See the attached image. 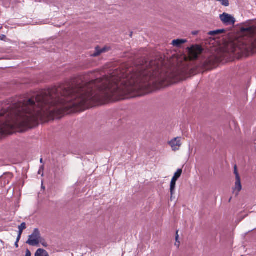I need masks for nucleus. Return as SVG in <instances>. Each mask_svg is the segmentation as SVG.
Listing matches in <instances>:
<instances>
[{"mask_svg": "<svg viewBox=\"0 0 256 256\" xmlns=\"http://www.w3.org/2000/svg\"><path fill=\"white\" fill-rule=\"evenodd\" d=\"M129 98V67L114 70L110 76L88 82L80 76L67 85L42 90L31 98L10 107L6 120L0 124V134H7L16 128H32L39 120L60 118L82 111L96 104Z\"/></svg>", "mask_w": 256, "mask_h": 256, "instance_id": "nucleus-1", "label": "nucleus"}, {"mask_svg": "<svg viewBox=\"0 0 256 256\" xmlns=\"http://www.w3.org/2000/svg\"><path fill=\"white\" fill-rule=\"evenodd\" d=\"M42 238L38 228H34L33 232L29 236L26 244L32 246H36L42 242Z\"/></svg>", "mask_w": 256, "mask_h": 256, "instance_id": "nucleus-2", "label": "nucleus"}, {"mask_svg": "<svg viewBox=\"0 0 256 256\" xmlns=\"http://www.w3.org/2000/svg\"><path fill=\"white\" fill-rule=\"evenodd\" d=\"M189 56L192 60L198 58L203 51V48L200 45H192L188 48Z\"/></svg>", "mask_w": 256, "mask_h": 256, "instance_id": "nucleus-3", "label": "nucleus"}, {"mask_svg": "<svg viewBox=\"0 0 256 256\" xmlns=\"http://www.w3.org/2000/svg\"><path fill=\"white\" fill-rule=\"evenodd\" d=\"M234 174L236 176V182L234 187L233 188V193L237 196L238 195L240 192L242 190V186L240 182V176L238 173L236 166H234Z\"/></svg>", "mask_w": 256, "mask_h": 256, "instance_id": "nucleus-4", "label": "nucleus"}, {"mask_svg": "<svg viewBox=\"0 0 256 256\" xmlns=\"http://www.w3.org/2000/svg\"><path fill=\"white\" fill-rule=\"evenodd\" d=\"M182 170L178 169L177 171L174 173V176L172 177L170 185V195H171V199L172 198V196L174 194V192L176 188V182L180 176L182 174Z\"/></svg>", "mask_w": 256, "mask_h": 256, "instance_id": "nucleus-5", "label": "nucleus"}, {"mask_svg": "<svg viewBox=\"0 0 256 256\" xmlns=\"http://www.w3.org/2000/svg\"><path fill=\"white\" fill-rule=\"evenodd\" d=\"M220 18L226 25H234L236 22L235 18L226 12L220 14Z\"/></svg>", "mask_w": 256, "mask_h": 256, "instance_id": "nucleus-6", "label": "nucleus"}, {"mask_svg": "<svg viewBox=\"0 0 256 256\" xmlns=\"http://www.w3.org/2000/svg\"><path fill=\"white\" fill-rule=\"evenodd\" d=\"M168 144L171 146L172 150L176 151L178 150L182 146L181 138L176 137L172 138L168 142Z\"/></svg>", "mask_w": 256, "mask_h": 256, "instance_id": "nucleus-7", "label": "nucleus"}, {"mask_svg": "<svg viewBox=\"0 0 256 256\" xmlns=\"http://www.w3.org/2000/svg\"><path fill=\"white\" fill-rule=\"evenodd\" d=\"M240 31L242 32H247L250 37H254L256 34V26H252L247 28H242Z\"/></svg>", "mask_w": 256, "mask_h": 256, "instance_id": "nucleus-8", "label": "nucleus"}, {"mask_svg": "<svg viewBox=\"0 0 256 256\" xmlns=\"http://www.w3.org/2000/svg\"><path fill=\"white\" fill-rule=\"evenodd\" d=\"M110 48L106 46L102 48H100V47L97 46L94 52L92 54V56L93 57H96L102 53L108 52Z\"/></svg>", "mask_w": 256, "mask_h": 256, "instance_id": "nucleus-9", "label": "nucleus"}, {"mask_svg": "<svg viewBox=\"0 0 256 256\" xmlns=\"http://www.w3.org/2000/svg\"><path fill=\"white\" fill-rule=\"evenodd\" d=\"M187 40L186 39H176L173 40L172 44L176 47H180L182 44L186 43Z\"/></svg>", "mask_w": 256, "mask_h": 256, "instance_id": "nucleus-10", "label": "nucleus"}, {"mask_svg": "<svg viewBox=\"0 0 256 256\" xmlns=\"http://www.w3.org/2000/svg\"><path fill=\"white\" fill-rule=\"evenodd\" d=\"M35 256H50L47 251L42 248H38L35 253Z\"/></svg>", "mask_w": 256, "mask_h": 256, "instance_id": "nucleus-11", "label": "nucleus"}, {"mask_svg": "<svg viewBox=\"0 0 256 256\" xmlns=\"http://www.w3.org/2000/svg\"><path fill=\"white\" fill-rule=\"evenodd\" d=\"M26 228V224L25 222H22L20 226H18V233L22 234L23 230Z\"/></svg>", "mask_w": 256, "mask_h": 256, "instance_id": "nucleus-12", "label": "nucleus"}, {"mask_svg": "<svg viewBox=\"0 0 256 256\" xmlns=\"http://www.w3.org/2000/svg\"><path fill=\"white\" fill-rule=\"evenodd\" d=\"M224 32V30H217L211 31L208 34L210 35H214L222 33Z\"/></svg>", "mask_w": 256, "mask_h": 256, "instance_id": "nucleus-13", "label": "nucleus"}, {"mask_svg": "<svg viewBox=\"0 0 256 256\" xmlns=\"http://www.w3.org/2000/svg\"><path fill=\"white\" fill-rule=\"evenodd\" d=\"M178 231L177 230L176 232V242H178V244L176 243V245L178 247L180 246V242H178Z\"/></svg>", "mask_w": 256, "mask_h": 256, "instance_id": "nucleus-14", "label": "nucleus"}, {"mask_svg": "<svg viewBox=\"0 0 256 256\" xmlns=\"http://www.w3.org/2000/svg\"><path fill=\"white\" fill-rule=\"evenodd\" d=\"M44 170V166H40V168L38 170V174H40L41 172H43Z\"/></svg>", "mask_w": 256, "mask_h": 256, "instance_id": "nucleus-15", "label": "nucleus"}, {"mask_svg": "<svg viewBox=\"0 0 256 256\" xmlns=\"http://www.w3.org/2000/svg\"><path fill=\"white\" fill-rule=\"evenodd\" d=\"M25 256H31V252L28 249L26 250Z\"/></svg>", "mask_w": 256, "mask_h": 256, "instance_id": "nucleus-16", "label": "nucleus"}, {"mask_svg": "<svg viewBox=\"0 0 256 256\" xmlns=\"http://www.w3.org/2000/svg\"><path fill=\"white\" fill-rule=\"evenodd\" d=\"M21 235L22 234H20L18 233V237H17V238H16V240H17V242H19V240H20V238H21Z\"/></svg>", "mask_w": 256, "mask_h": 256, "instance_id": "nucleus-17", "label": "nucleus"}, {"mask_svg": "<svg viewBox=\"0 0 256 256\" xmlns=\"http://www.w3.org/2000/svg\"><path fill=\"white\" fill-rule=\"evenodd\" d=\"M198 34V31H194L192 32L193 35H196Z\"/></svg>", "mask_w": 256, "mask_h": 256, "instance_id": "nucleus-18", "label": "nucleus"}, {"mask_svg": "<svg viewBox=\"0 0 256 256\" xmlns=\"http://www.w3.org/2000/svg\"><path fill=\"white\" fill-rule=\"evenodd\" d=\"M14 245L16 248L18 247V242H17V240H16V242L14 244Z\"/></svg>", "mask_w": 256, "mask_h": 256, "instance_id": "nucleus-19", "label": "nucleus"}, {"mask_svg": "<svg viewBox=\"0 0 256 256\" xmlns=\"http://www.w3.org/2000/svg\"><path fill=\"white\" fill-rule=\"evenodd\" d=\"M42 246H44V247H46V246H48V244H46V242H42Z\"/></svg>", "mask_w": 256, "mask_h": 256, "instance_id": "nucleus-20", "label": "nucleus"}, {"mask_svg": "<svg viewBox=\"0 0 256 256\" xmlns=\"http://www.w3.org/2000/svg\"><path fill=\"white\" fill-rule=\"evenodd\" d=\"M40 163H42V164L43 162V160H42V158H41L40 159Z\"/></svg>", "mask_w": 256, "mask_h": 256, "instance_id": "nucleus-21", "label": "nucleus"}, {"mask_svg": "<svg viewBox=\"0 0 256 256\" xmlns=\"http://www.w3.org/2000/svg\"><path fill=\"white\" fill-rule=\"evenodd\" d=\"M232 198H230L229 199V200H228V202H230L231 200H232Z\"/></svg>", "mask_w": 256, "mask_h": 256, "instance_id": "nucleus-22", "label": "nucleus"}, {"mask_svg": "<svg viewBox=\"0 0 256 256\" xmlns=\"http://www.w3.org/2000/svg\"><path fill=\"white\" fill-rule=\"evenodd\" d=\"M255 42H256V39L255 40Z\"/></svg>", "mask_w": 256, "mask_h": 256, "instance_id": "nucleus-23", "label": "nucleus"}]
</instances>
